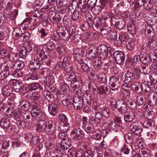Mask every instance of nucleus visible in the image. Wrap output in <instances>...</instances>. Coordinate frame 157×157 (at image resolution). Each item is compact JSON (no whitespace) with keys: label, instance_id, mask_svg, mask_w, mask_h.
<instances>
[{"label":"nucleus","instance_id":"obj_1","mask_svg":"<svg viewBox=\"0 0 157 157\" xmlns=\"http://www.w3.org/2000/svg\"><path fill=\"white\" fill-rule=\"evenodd\" d=\"M56 124L54 122L50 120L47 123L43 120H41L38 121L36 124L37 129L39 132L44 131L46 133H49L51 131L50 129L52 126H54Z\"/></svg>","mask_w":157,"mask_h":157},{"label":"nucleus","instance_id":"obj_2","mask_svg":"<svg viewBox=\"0 0 157 157\" xmlns=\"http://www.w3.org/2000/svg\"><path fill=\"white\" fill-rule=\"evenodd\" d=\"M150 68L143 64L136 66L133 69L134 71L133 73V78L136 79H139L140 77V73L144 74H149L150 71Z\"/></svg>","mask_w":157,"mask_h":157},{"label":"nucleus","instance_id":"obj_3","mask_svg":"<svg viewBox=\"0 0 157 157\" xmlns=\"http://www.w3.org/2000/svg\"><path fill=\"white\" fill-rule=\"evenodd\" d=\"M32 116L37 120L42 119L43 118V114L39 108L38 103L36 102H32Z\"/></svg>","mask_w":157,"mask_h":157},{"label":"nucleus","instance_id":"obj_4","mask_svg":"<svg viewBox=\"0 0 157 157\" xmlns=\"http://www.w3.org/2000/svg\"><path fill=\"white\" fill-rule=\"evenodd\" d=\"M142 126V123L137 121L132 122L129 128L133 133L136 135H139L143 130Z\"/></svg>","mask_w":157,"mask_h":157},{"label":"nucleus","instance_id":"obj_5","mask_svg":"<svg viewBox=\"0 0 157 157\" xmlns=\"http://www.w3.org/2000/svg\"><path fill=\"white\" fill-rule=\"evenodd\" d=\"M111 49V47H107L105 45H100L97 49L98 53L100 56V58H105L108 55V51H110Z\"/></svg>","mask_w":157,"mask_h":157},{"label":"nucleus","instance_id":"obj_6","mask_svg":"<svg viewBox=\"0 0 157 157\" xmlns=\"http://www.w3.org/2000/svg\"><path fill=\"white\" fill-rule=\"evenodd\" d=\"M61 17H62V16L54 11H51L49 12V17L50 21L54 24H56L59 21Z\"/></svg>","mask_w":157,"mask_h":157},{"label":"nucleus","instance_id":"obj_7","mask_svg":"<svg viewBox=\"0 0 157 157\" xmlns=\"http://www.w3.org/2000/svg\"><path fill=\"white\" fill-rule=\"evenodd\" d=\"M113 56V58L117 64H121L124 63L125 58L124 55L122 52L116 51L114 52Z\"/></svg>","mask_w":157,"mask_h":157},{"label":"nucleus","instance_id":"obj_8","mask_svg":"<svg viewBox=\"0 0 157 157\" xmlns=\"http://www.w3.org/2000/svg\"><path fill=\"white\" fill-rule=\"evenodd\" d=\"M109 85L112 87L111 90H117L120 86V81L118 78L115 76H111L109 79Z\"/></svg>","mask_w":157,"mask_h":157},{"label":"nucleus","instance_id":"obj_9","mask_svg":"<svg viewBox=\"0 0 157 157\" xmlns=\"http://www.w3.org/2000/svg\"><path fill=\"white\" fill-rule=\"evenodd\" d=\"M40 59L39 58H38V59H34L31 61L29 68L32 72H35L39 70L41 64Z\"/></svg>","mask_w":157,"mask_h":157},{"label":"nucleus","instance_id":"obj_10","mask_svg":"<svg viewBox=\"0 0 157 157\" xmlns=\"http://www.w3.org/2000/svg\"><path fill=\"white\" fill-rule=\"evenodd\" d=\"M72 105L77 110H79L83 106V101L80 96H75L72 101Z\"/></svg>","mask_w":157,"mask_h":157},{"label":"nucleus","instance_id":"obj_11","mask_svg":"<svg viewBox=\"0 0 157 157\" xmlns=\"http://www.w3.org/2000/svg\"><path fill=\"white\" fill-rule=\"evenodd\" d=\"M85 53V50L82 48L75 50L74 52V56L78 62L83 59L82 57Z\"/></svg>","mask_w":157,"mask_h":157},{"label":"nucleus","instance_id":"obj_12","mask_svg":"<svg viewBox=\"0 0 157 157\" xmlns=\"http://www.w3.org/2000/svg\"><path fill=\"white\" fill-rule=\"evenodd\" d=\"M125 112L123 113L124 114V118L125 121L131 122L134 119L135 113L133 111L127 109Z\"/></svg>","mask_w":157,"mask_h":157},{"label":"nucleus","instance_id":"obj_13","mask_svg":"<svg viewBox=\"0 0 157 157\" xmlns=\"http://www.w3.org/2000/svg\"><path fill=\"white\" fill-rule=\"evenodd\" d=\"M116 107L117 109L121 113L125 112L127 108L124 101L123 100H119L116 101Z\"/></svg>","mask_w":157,"mask_h":157},{"label":"nucleus","instance_id":"obj_14","mask_svg":"<svg viewBox=\"0 0 157 157\" xmlns=\"http://www.w3.org/2000/svg\"><path fill=\"white\" fill-rule=\"evenodd\" d=\"M82 131L79 128H75L71 132V136L73 139L78 140L82 137Z\"/></svg>","mask_w":157,"mask_h":157},{"label":"nucleus","instance_id":"obj_15","mask_svg":"<svg viewBox=\"0 0 157 157\" xmlns=\"http://www.w3.org/2000/svg\"><path fill=\"white\" fill-rule=\"evenodd\" d=\"M98 90L99 93L101 95L102 98H105L107 95L110 94L111 93L110 88L105 86H102L98 87Z\"/></svg>","mask_w":157,"mask_h":157},{"label":"nucleus","instance_id":"obj_16","mask_svg":"<svg viewBox=\"0 0 157 157\" xmlns=\"http://www.w3.org/2000/svg\"><path fill=\"white\" fill-rule=\"evenodd\" d=\"M10 82L13 84V87L15 91L19 92V91H22L23 89L24 88L25 90L26 87H21L22 84H21L19 82L17 81L16 80L13 79V80H10Z\"/></svg>","mask_w":157,"mask_h":157},{"label":"nucleus","instance_id":"obj_17","mask_svg":"<svg viewBox=\"0 0 157 157\" xmlns=\"http://www.w3.org/2000/svg\"><path fill=\"white\" fill-rule=\"evenodd\" d=\"M140 58L141 59V62L145 64H150L151 62V59L150 56L144 52L140 54Z\"/></svg>","mask_w":157,"mask_h":157},{"label":"nucleus","instance_id":"obj_18","mask_svg":"<svg viewBox=\"0 0 157 157\" xmlns=\"http://www.w3.org/2000/svg\"><path fill=\"white\" fill-rule=\"evenodd\" d=\"M102 116L101 113L97 112L95 115L94 117L92 118V121H94V123L97 125L102 123L103 125L106 123L105 122H104L102 121Z\"/></svg>","mask_w":157,"mask_h":157},{"label":"nucleus","instance_id":"obj_19","mask_svg":"<svg viewBox=\"0 0 157 157\" xmlns=\"http://www.w3.org/2000/svg\"><path fill=\"white\" fill-rule=\"evenodd\" d=\"M21 119L25 122H27L29 123H31L32 121V117L31 114L28 112L24 111L21 113Z\"/></svg>","mask_w":157,"mask_h":157},{"label":"nucleus","instance_id":"obj_20","mask_svg":"<svg viewBox=\"0 0 157 157\" xmlns=\"http://www.w3.org/2000/svg\"><path fill=\"white\" fill-rule=\"evenodd\" d=\"M97 49V48L92 47L89 48L88 51L86 52V56H88L89 58L96 57L98 55Z\"/></svg>","mask_w":157,"mask_h":157},{"label":"nucleus","instance_id":"obj_21","mask_svg":"<svg viewBox=\"0 0 157 157\" xmlns=\"http://www.w3.org/2000/svg\"><path fill=\"white\" fill-rule=\"evenodd\" d=\"M144 83L142 84L140 83L135 82L132 84V87L133 90L137 92L138 93H140L143 92V86Z\"/></svg>","mask_w":157,"mask_h":157},{"label":"nucleus","instance_id":"obj_22","mask_svg":"<svg viewBox=\"0 0 157 157\" xmlns=\"http://www.w3.org/2000/svg\"><path fill=\"white\" fill-rule=\"evenodd\" d=\"M148 119H146L143 124V126L147 128H150L153 127L155 125V124L154 121L151 120V119L153 118V117H147Z\"/></svg>","mask_w":157,"mask_h":157},{"label":"nucleus","instance_id":"obj_23","mask_svg":"<svg viewBox=\"0 0 157 157\" xmlns=\"http://www.w3.org/2000/svg\"><path fill=\"white\" fill-rule=\"evenodd\" d=\"M127 71V72L125 74L124 76V82L126 83H128L129 85H132V84L130 83L129 84V83L133 78V73L128 70Z\"/></svg>","mask_w":157,"mask_h":157},{"label":"nucleus","instance_id":"obj_24","mask_svg":"<svg viewBox=\"0 0 157 157\" xmlns=\"http://www.w3.org/2000/svg\"><path fill=\"white\" fill-rule=\"evenodd\" d=\"M58 109V105L54 103L50 104L48 106V110L52 116L55 115Z\"/></svg>","mask_w":157,"mask_h":157},{"label":"nucleus","instance_id":"obj_25","mask_svg":"<svg viewBox=\"0 0 157 157\" xmlns=\"http://www.w3.org/2000/svg\"><path fill=\"white\" fill-rule=\"evenodd\" d=\"M145 33L146 36L148 37H153L155 35V32L153 27L150 26H148L146 28Z\"/></svg>","mask_w":157,"mask_h":157},{"label":"nucleus","instance_id":"obj_26","mask_svg":"<svg viewBox=\"0 0 157 157\" xmlns=\"http://www.w3.org/2000/svg\"><path fill=\"white\" fill-rule=\"evenodd\" d=\"M56 128V125L55 124L54 126H52L50 129L51 131L49 133H47L49 134V138L50 141H52L55 142V140L56 138V134L55 132V130Z\"/></svg>","mask_w":157,"mask_h":157},{"label":"nucleus","instance_id":"obj_27","mask_svg":"<svg viewBox=\"0 0 157 157\" xmlns=\"http://www.w3.org/2000/svg\"><path fill=\"white\" fill-rule=\"evenodd\" d=\"M101 61L99 57L95 58L93 60V65L95 70L99 69L101 67Z\"/></svg>","mask_w":157,"mask_h":157},{"label":"nucleus","instance_id":"obj_28","mask_svg":"<svg viewBox=\"0 0 157 157\" xmlns=\"http://www.w3.org/2000/svg\"><path fill=\"white\" fill-rule=\"evenodd\" d=\"M38 89L40 90H41L43 89V87L39 83L35 82L28 85V89L29 91H32Z\"/></svg>","mask_w":157,"mask_h":157},{"label":"nucleus","instance_id":"obj_29","mask_svg":"<svg viewBox=\"0 0 157 157\" xmlns=\"http://www.w3.org/2000/svg\"><path fill=\"white\" fill-rule=\"evenodd\" d=\"M60 143V146L64 150H66L69 148L71 145L68 139L61 141Z\"/></svg>","mask_w":157,"mask_h":157},{"label":"nucleus","instance_id":"obj_30","mask_svg":"<svg viewBox=\"0 0 157 157\" xmlns=\"http://www.w3.org/2000/svg\"><path fill=\"white\" fill-rule=\"evenodd\" d=\"M149 104L151 105H155L157 102V97L152 94H149L148 98Z\"/></svg>","mask_w":157,"mask_h":157},{"label":"nucleus","instance_id":"obj_31","mask_svg":"<svg viewBox=\"0 0 157 157\" xmlns=\"http://www.w3.org/2000/svg\"><path fill=\"white\" fill-rule=\"evenodd\" d=\"M0 124L3 128L9 129L10 124V120L7 119H2L1 121Z\"/></svg>","mask_w":157,"mask_h":157},{"label":"nucleus","instance_id":"obj_32","mask_svg":"<svg viewBox=\"0 0 157 157\" xmlns=\"http://www.w3.org/2000/svg\"><path fill=\"white\" fill-rule=\"evenodd\" d=\"M10 75L8 70L3 69L0 72V80L6 79Z\"/></svg>","mask_w":157,"mask_h":157},{"label":"nucleus","instance_id":"obj_33","mask_svg":"<svg viewBox=\"0 0 157 157\" xmlns=\"http://www.w3.org/2000/svg\"><path fill=\"white\" fill-rule=\"evenodd\" d=\"M83 127L85 131L88 133H92L94 131V126L90 122H88V124H87Z\"/></svg>","mask_w":157,"mask_h":157},{"label":"nucleus","instance_id":"obj_34","mask_svg":"<svg viewBox=\"0 0 157 157\" xmlns=\"http://www.w3.org/2000/svg\"><path fill=\"white\" fill-rule=\"evenodd\" d=\"M40 94L36 92H33L27 95L28 98L32 100H38L40 99Z\"/></svg>","mask_w":157,"mask_h":157},{"label":"nucleus","instance_id":"obj_35","mask_svg":"<svg viewBox=\"0 0 157 157\" xmlns=\"http://www.w3.org/2000/svg\"><path fill=\"white\" fill-rule=\"evenodd\" d=\"M98 80L102 83H104L107 82V80L105 74L102 72H100L98 75Z\"/></svg>","mask_w":157,"mask_h":157},{"label":"nucleus","instance_id":"obj_36","mask_svg":"<svg viewBox=\"0 0 157 157\" xmlns=\"http://www.w3.org/2000/svg\"><path fill=\"white\" fill-rule=\"evenodd\" d=\"M12 92V88L9 86H6L3 87L2 93L4 95L9 96Z\"/></svg>","mask_w":157,"mask_h":157},{"label":"nucleus","instance_id":"obj_37","mask_svg":"<svg viewBox=\"0 0 157 157\" xmlns=\"http://www.w3.org/2000/svg\"><path fill=\"white\" fill-rule=\"evenodd\" d=\"M144 7L145 9L147 10H149L150 11H151V9H155V6H154L152 4V2L151 0H147Z\"/></svg>","mask_w":157,"mask_h":157},{"label":"nucleus","instance_id":"obj_38","mask_svg":"<svg viewBox=\"0 0 157 157\" xmlns=\"http://www.w3.org/2000/svg\"><path fill=\"white\" fill-rule=\"evenodd\" d=\"M13 38L15 39L20 38L21 40V33L20 29H17L13 30L12 33Z\"/></svg>","mask_w":157,"mask_h":157},{"label":"nucleus","instance_id":"obj_39","mask_svg":"<svg viewBox=\"0 0 157 157\" xmlns=\"http://www.w3.org/2000/svg\"><path fill=\"white\" fill-rule=\"evenodd\" d=\"M46 47V50L47 52L52 51L55 48V44L51 41H48L45 45Z\"/></svg>","mask_w":157,"mask_h":157},{"label":"nucleus","instance_id":"obj_40","mask_svg":"<svg viewBox=\"0 0 157 157\" xmlns=\"http://www.w3.org/2000/svg\"><path fill=\"white\" fill-rule=\"evenodd\" d=\"M126 103L128 107L131 110L134 109L136 107V102L132 99L128 100Z\"/></svg>","mask_w":157,"mask_h":157},{"label":"nucleus","instance_id":"obj_41","mask_svg":"<svg viewBox=\"0 0 157 157\" xmlns=\"http://www.w3.org/2000/svg\"><path fill=\"white\" fill-rule=\"evenodd\" d=\"M19 109H17L15 110L14 113H13L12 112H11V116L14 115V117L16 120L17 119H21L22 115Z\"/></svg>","mask_w":157,"mask_h":157},{"label":"nucleus","instance_id":"obj_42","mask_svg":"<svg viewBox=\"0 0 157 157\" xmlns=\"http://www.w3.org/2000/svg\"><path fill=\"white\" fill-rule=\"evenodd\" d=\"M124 138L126 143L131 144L133 141V137L132 133H128L124 135Z\"/></svg>","mask_w":157,"mask_h":157},{"label":"nucleus","instance_id":"obj_43","mask_svg":"<svg viewBox=\"0 0 157 157\" xmlns=\"http://www.w3.org/2000/svg\"><path fill=\"white\" fill-rule=\"evenodd\" d=\"M143 92L146 94H151L153 93V91L151 89L147 83H143Z\"/></svg>","mask_w":157,"mask_h":157},{"label":"nucleus","instance_id":"obj_44","mask_svg":"<svg viewBox=\"0 0 157 157\" xmlns=\"http://www.w3.org/2000/svg\"><path fill=\"white\" fill-rule=\"evenodd\" d=\"M140 153L144 157H151V155L149 151L146 148H142L140 151Z\"/></svg>","mask_w":157,"mask_h":157},{"label":"nucleus","instance_id":"obj_45","mask_svg":"<svg viewBox=\"0 0 157 157\" xmlns=\"http://www.w3.org/2000/svg\"><path fill=\"white\" fill-rule=\"evenodd\" d=\"M39 56V58H40L41 60L45 61L48 58L47 55H45V53L44 50L42 49L38 51L37 53V57Z\"/></svg>","mask_w":157,"mask_h":157},{"label":"nucleus","instance_id":"obj_46","mask_svg":"<svg viewBox=\"0 0 157 157\" xmlns=\"http://www.w3.org/2000/svg\"><path fill=\"white\" fill-rule=\"evenodd\" d=\"M62 103L65 106H66L69 110L72 109L71 105H72V101L67 99L63 100L62 101Z\"/></svg>","mask_w":157,"mask_h":157},{"label":"nucleus","instance_id":"obj_47","mask_svg":"<svg viewBox=\"0 0 157 157\" xmlns=\"http://www.w3.org/2000/svg\"><path fill=\"white\" fill-rule=\"evenodd\" d=\"M126 46L127 49L129 51H132L134 47V42L130 38L126 41Z\"/></svg>","mask_w":157,"mask_h":157},{"label":"nucleus","instance_id":"obj_48","mask_svg":"<svg viewBox=\"0 0 157 157\" xmlns=\"http://www.w3.org/2000/svg\"><path fill=\"white\" fill-rule=\"evenodd\" d=\"M9 57L10 61L14 63L17 61L19 56L16 53L11 52L10 54Z\"/></svg>","mask_w":157,"mask_h":157},{"label":"nucleus","instance_id":"obj_49","mask_svg":"<svg viewBox=\"0 0 157 157\" xmlns=\"http://www.w3.org/2000/svg\"><path fill=\"white\" fill-rule=\"evenodd\" d=\"M92 97L90 94H84L83 97L82 98L83 101H84L87 104L90 105L91 102V98Z\"/></svg>","mask_w":157,"mask_h":157},{"label":"nucleus","instance_id":"obj_50","mask_svg":"<svg viewBox=\"0 0 157 157\" xmlns=\"http://www.w3.org/2000/svg\"><path fill=\"white\" fill-rule=\"evenodd\" d=\"M55 144V142L50 141L49 140H48L46 141L45 143V145L48 150H49L51 149L54 147Z\"/></svg>","mask_w":157,"mask_h":157},{"label":"nucleus","instance_id":"obj_51","mask_svg":"<svg viewBox=\"0 0 157 157\" xmlns=\"http://www.w3.org/2000/svg\"><path fill=\"white\" fill-rule=\"evenodd\" d=\"M145 100L144 96L143 94H140L137 96L136 98V102L139 105H143Z\"/></svg>","mask_w":157,"mask_h":157},{"label":"nucleus","instance_id":"obj_52","mask_svg":"<svg viewBox=\"0 0 157 157\" xmlns=\"http://www.w3.org/2000/svg\"><path fill=\"white\" fill-rule=\"evenodd\" d=\"M79 11L78 8L75 10L72 15V19L73 21H76L78 19L79 17Z\"/></svg>","mask_w":157,"mask_h":157},{"label":"nucleus","instance_id":"obj_53","mask_svg":"<svg viewBox=\"0 0 157 157\" xmlns=\"http://www.w3.org/2000/svg\"><path fill=\"white\" fill-rule=\"evenodd\" d=\"M148 45L151 48H155L157 46V39H150L148 43Z\"/></svg>","mask_w":157,"mask_h":157},{"label":"nucleus","instance_id":"obj_54","mask_svg":"<svg viewBox=\"0 0 157 157\" xmlns=\"http://www.w3.org/2000/svg\"><path fill=\"white\" fill-rule=\"evenodd\" d=\"M130 38H129L128 36L127 35L126 33H121L119 36V39L121 40V41L123 42L129 39Z\"/></svg>","mask_w":157,"mask_h":157},{"label":"nucleus","instance_id":"obj_55","mask_svg":"<svg viewBox=\"0 0 157 157\" xmlns=\"http://www.w3.org/2000/svg\"><path fill=\"white\" fill-rule=\"evenodd\" d=\"M80 7V9H78L80 10L79 11H81V14H84L85 12H86L88 10V5H86V4H84L81 5H79Z\"/></svg>","mask_w":157,"mask_h":157},{"label":"nucleus","instance_id":"obj_56","mask_svg":"<svg viewBox=\"0 0 157 157\" xmlns=\"http://www.w3.org/2000/svg\"><path fill=\"white\" fill-rule=\"evenodd\" d=\"M6 29V28L5 26L3 25H0V35L5 37L8 35V33Z\"/></svg>","mask_w":157,"mask_h":157},{"label":"nucleus","instance_id":"obj_57","mask_svg":"<svg viewBox=\"0 0 157 157\" xmlns=\"http://www.w3.org/2000/svg\"><path fill=\"white\" fill-rule=\"evenodd\" d=\"M71 35L68 30H66V32L60 37L63 40H68L70 37H71Z\"/></svg>","mask_w":157,"mask_h":157},{"label":"nucleus","instance_id":"obj_58","mask_svg":"<svg viewBox=\"0 0 157 157\" xmlns=\"http://www.w3.org/2000/svg\"><path fill=\"white\" fill-rule=\"evenodd\" d=\"M128 31L131 34H134L136 31V26L133 24H129L127 27Z\"/></svg>","mask_w":157,"mask_h":157},{"label":"nucleus","instance_id":"obj_59","mask_svg":"<svg viewBox=\"0 0 157 157\" xmlns=\"http://www.w3.org/2000/svg\"><path fill=\"white\" fill-rule=\"evenodd\" d=\"M117 36V34L116 32L114 31H111L109 32V35L106 36L108 39L112 40H114L116 39Z\"/></svg>","mask_w":157,"mask_h":157},{"label":"nucleus","instance_id":"obj_60","mask_svg":"<svg viewBox=\"0 0 157 157\" xmlns=\"http://www.w3.org/2000/svg\"><path fill=\"white\" fill-rule=\"evenodd\" d=\"M69 125H68L67 123H65L63 124V125H62L59 128V132H65L67 131L69 128Z\"/></svg>","mask_w":157,"mask_h":157},{"label":"nucleus","instance_id":"obj_61","mask_svg":"<svg viewBox=\"0 0 157 157\" xmlns=\"http://www.w3.org/2000/svg\"><path fill=\"white\" fill-rule=\"evenodd\" d=\"M10 2L8 1V0H3L0 3V7L1 9L4 8L5 9L9 6L10 5Z\"/></svg>","mask_w":157,"mask_h":157},{"label":"nucleus","instance_id":"obj_62","mask_svg":"<svg viewBox=\"0 0 157 157\" xmlns=\"http://www.w3.org/2000/svg\"><path fill=\"white\" fill-rule=\"evenodd\" d=\"M85 39L86 41L90 43V44H94V42L95 39L92 37V36L90 34L88 33L86 34Z\"/></svg>","mask_w":157,"mask_h":157},{"label":"nucleus","instance_id":"obj_63","mask_svg":"<svg viewBox=\"0 0 157 157\" xmlns=\"http://www.w3.org/2000/svg\"><path fill=\"white\" fill-rule=\"evenodd\" d=\"M97 0H88L87 5L89 8L90 9H93L95 6Z\"/></svg>","mask_w":157,"mask_h":157},{"label":"nucleus","instance_id":"obj_64","mask_svg":"<svg viewBox=\"0 0 157 157\" xmlns=\"http://www.w3.org/2000/svg\"><path fill=\"white\" fill-rule=\"evenodd\" d=\"M93 156L94 154L91 151L87 150L80 157H93Z\"/></svg>","mask_w":157,"mask_h":157}]
</instances>
